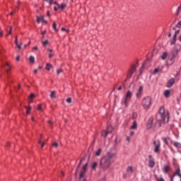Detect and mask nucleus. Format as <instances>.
<instances>
[{"instance_id": "f257e3e1", "label": "nucleus", "mask_w": 181, "mask_h": 181, "mask_svg": "<svg viewBox=\"0 0 181 181\" xmlns=\"http://www.w3.org/2000/svg\"><path fill=\"white\" fill-rule=\"evenodd\" d=\"M115 159H117V150L113 147L107 152L105 156L101 158L100 161V169L103 170L110 169V166L115 162Z\"/></svg>"}, {"instance_id": "f03ea898", "label": "nucleus", "mask_w": 181, "mask_h": 181, "mask_svg": "<svg viewBox=\"0 0 181 181\" xmlns=\"http://www.w3.org/2000/svg\"><path fill=\"white\" fill-rule=\"evenodd\" d=\"M161 118V121L163 122V124L169 122V115L165 112V107H160L159 110V113L156 115V118Z\"/></svg>"}, {"instance_id": "7ed1b4c3", "label": "nucleus", "mask_w": 181, "mask_h": 181, "mask_svg": "<svg viewBox=\"0 0 181 181\" xmlns=\"http://www.w3.org/2000/svg\"><path fill=\"white\" fill-rule=\"evenodd\" d=\"M180 50H181V45L177 44L172 52V57L170 58L171 62H173L175 59H176V56L179 54V52H180Z\"/></svg>"}, {"instance_id": "20e7f679", "label": "nucleus", "mask_w": 181, "mask_h": 181, "mask_svg": "<svg viewBox=\"0 0 181 181\" xmlns=\"http://www.w3.org/2000/svg\"><path fill=\"white\" fill-rule=\"evenodd\" d=\"M152 105V99L151 97L147 96L146 98H144L142 100V105L144 108L146 110H148V108H150L151 105Z\"/></svg>"}, {"instance_id": "39448f33", "label": "nucleus", "mask_w": 181, "mask_h": 181, "mask_svg": "<svg viewBox=\"0 0 181 181\" xmlns=\"http://www.w3.org/2000/svg\"><path fill=\"white\" fill-rule=\"evenodd\" d=\"M87 166H88V163H86L82 168V170L81 171L79 179L81 181H86V172H87Z\"/></svg>"}, {"instance_id": "423d86ee", "label": "nucleus", "mask_w": 181, "mask_h": 181, "mask_svg": "<svg viewBox=\"0 0 181 181\" xmlns=\"http://www.w3.org/2000/svg\"><path fill=\"white\" fill-rule=\"evenodd\" d=\"M132 98V92H131L129 90H127L126 95H125V98H124V104L125 105V107L128 106V101H130V100Z\"/></svg>"}, {"instance_id": "0eeeda50", "label": "nucleus", "mask_w": 181, "mask_h": 181, "mask_svg": "<svg viewBox=\"0 0 181 181\" xmlns=\"http://www.w3.org/2000/svg\"><path fill=\"white\" fill-rule=\"evenodd\" d=\"M143 93H144V87L143 86H139V89L136 92V98H140L141 97H142Z\"/></svg>"}, {"instance_id": "6e6552de", "label": "nucleus", "mask_w": 181, "mask_h": 181, "mask_svg": "<svg viewBox=\"0 0 181 181\" xmlns=\"http://www.w3.org/2000/svg\"><path fill=\"white\" fill-rule=\"evenodd\" d=\"M148 159H149V161H148V166L149 168H155V159H153L152 158V156L151 155H149L148 156Z\"/></svg>"}, {"instance_id": "1a4fd4ad", "label": "nucleus", "mask_w": 181, "mask_h": 181, "mask_svg": "<svg viewBox=\"0 0 181 181\" xmlns=\"http://www.w3.org/2000/svg\"><path fill=\"white\" fill-rule=\"evenodd\" d=\"M153 124V117H149V119L147 122L146 129H151V128H152Z\"/></svg>"}, {"instance_id": "9d476101", "label": "nucleus", "mask_w": 181, "mask_h": 181, "mask_svg": "<svg viewBox=\"0 0 181 181\" xmlns=\"http://www.w3.org/2000/svg\"><path fill=\"white\" fill-rule=\"evenodd\" d=\"M162 122H163V120H162V118L160 117V119L157 118V121L155 124L156 125V128H160V127H162Z\"/></svg>"}, {"instance_id": "9b49d317", "label": "nucleus", "mask_w": 181, "mask_h": 181, "mask_svg": "<svg viewBox=\"0 0 181 181\" xmlns=\"http://www.w3.org/2000/svg\"><path fill=\"white\" fill-rule=\"evenodd\" d=\"M154 152L155 153H159L160 152V142L158 141L157 145L155 146Z\"/></svg>"}, {"instance_id": "f8f14e48", "label": "nucleus", "mask_w": 181, "mask_h": 181, "mask_svg": "<svg viewBox=\"0 0 181 181\" xmlns=\"http://www.w3.org/2000/svg\"><path fill=\"white\" fill-rule=\"evenodd\" d=\"M173 177H181L180 168H177L173 174Z\"/></svg>"}, {"instance_id": "ddd939ff", "label": "nucleus", "mask_w": 181, "mask_h": 181, "mask_svg": "<svg viewBox=\"0 0 181 181\" xmlns=\"http://www.w3.org/2000/svg\"><path fill=\"white\" fill-rule=\"evenodd\" d=\"M173 84H175V78H172L171 79H170L167 83V87L168 88H170V87H172V86H173Z\"/></svg>"}, {"instance_id": "4468645a", "label": "nucleus", "mask_w": 181, "mask_h": 181, "mask_svg": "<svg viewBox=\"0 0 181 181\" xmlns=\"http://www.w3.org/2000/svg\"><path fill=\"white\" fill-rule=\"evenodd\" d=\"M163 66H158V68L155 69L153 71V74H158L159 71H162Z\"/></svg>"}, {"instance_id": "2eb2a0df", "label": "nucleus", "mask_w": 181, "mask_h": 181, "mask_svg": "<svg viewBox=\"0 0 181 181\" xmlns=\"http://www.w3.org/2000/svg\"><path fill=\"white\" fill-rule=\"evenodd\" d=\"M127 172V173H129V175H132V173H134V168L132 166H128Z\"/></svg>"}, {"instance_id": "dca6fc26", "label": "nucleus", "mask_w": 181, "mask_h": 181, "mask_svg": "<svg viewBox=\"0 0 181 181\" xmlns=\"http://www.w3.org/2000/svg\"><path fill=\"white\" fill-rule=\"evenodd\" d=\"M169 139H170V138H169V137H163V138H162V141H163V142H164V144L165 145H169V142L168 141H169Z\"/></svg>"}, {"instance_id": "f3484780", "label": "nucleus", "mask_w": 181, "mask_h": 181, "mask_svg": "<svg viewBox=\"0 0 181 181\" xmlns=\"http://www.w3.org/2000/svg\"><path fill=\"white\" fill-rule=\"evenodd\" d=\"M138 128V124L136 123V121L133 122V124L131 126V129H136Z\"/></svg>"}, {"instance_id": "a211bd4d", "label": "nucleus", "mask_w": 181, "mask_h": 181, "mask_svg": "<svg viewBox=\"0 0 181 181\" xmlns=\"http://www.w3.org/2000/svg\"><path fill=\"white\" fill-rule=\"evenodd\" d=\"M113 129H114V128H112V126H108L107 128L106 132H107V134H111V132H112Z\"/></svg>"}, {"instance_id": "6ab92c4d", "label": "nucleus", "mask_w": 181, "mask_h": 181, "mask_svg": "<svg viewBox=\"0 0 181 181\" xmlns=\"http://www.w3.org/2000/svg\"><path fill=\"white\" fill-rule=\"evenodd\" d=\"M53 68V66L52 64H50L49 63H47L46 64V67L45 69L48 71H50V69Z\"/></svg>"}, {"instance_id": "aec40b11", "label": "nucleus", "mask_w": 181, "mask_h": 181, "mask_svg": "<svg viewBox=\"0 0 181 181\" xmlns=\"http://www.w3.org/2000/svg\"><path fill=\"white\" fill-rule=\"evenodd\" d=\"M174 146H175V148H177V149H180L181 144L177 141H175L174 142Z\"/></svg>"}, {"instance_id": "412c9836", "label": "nucleus", "mask_w": 181, "mask_h": 181, "mask_svg": "<svg viewBox=\"0 0 181 181\" xmlns=\"http://www.w3.org/2000/svg\"><path fill=\"white\" fill-rule=\"evenodd\" d=\"M171 181H181V177H172Z\"/></svg>"}, {"instance_id": "4be33fe9", "label": "nucleus", "mask_w": 181, "mask_h": 181, "mask_svg": "<svg viewBox=\"0 0 181 181\" xmlns=\"http://www.w3.org/2000/svg\"><path fill=\"white\" fill-rule=\"evenodd\" d=\"M170 95V91L169 90H166L164 92V95L166 98H169V95Z\"/></svg>"}, {"instance_id": "5701e85b", "label": "nucleus", "mask_w": 181, "mask_h": 181, "mask_svg": "<svg viewBox=\"0 0 181 181\" xmlns=\"http://www.w3.org/2000/svg\"><path fill=\"white\" fill-rule=\"evenodd\" d=\"M101 152H103V150H101V148H98L95 153L96 156H101Z\"/></svg>"}, {"instance_id": "b1692460", "label": "nucleus", "mask_w": 181, "mask_h": 181, "mask_svg": "<svg viewBox=\"0 0 181 181\" xmlns=\"http://www.w3.org/2000/svg\"><path fill=\"white\" fill-rule=\"evenodd\" d=\"M50 98H56V91H51Z\"/></svg>"}, {"instance_id": "393cba45", "label": "nucleus", "mask_w": 181, "mask_h": 181, "mask_svg": "<svg viewBox=\"0 0 181 181\" xmlns=\"http://www.w3.org/2000/svg\"><path fill=\"white\" fill-rule=\"evenodd\" d=\"M136 71V66H135V65H133L131 69L129 70V71H131L133 74L135 73Z\"/></svg>"}, {"instance_id": "a878e982", "label": "nucleus", "mask_w": 181, "mask_h": 181, "mask_svg": "<svg viewBox=\"0 0 181 181\" xmlns=\"http://www.w3.org/2000/svg\"><path fill=\"white\" fill-rule=\"evenodd\" d=\"M29 62H30V63H35V57H33V56H30V57H29Z\"/></svg>"}, {"instance_id": "bb28decb", "label": "nucleus", "mask_w": 181, "mask_h": 181, "mask_svg": "<svg viewBox=\"0 0 181 181\" xmlns=\"http://www.w3.org/2000/svg\"><path fill=\"white\" fill-rule=\"evenodd\" d=\"M175 43H176V35H173V38L170 41V45H175Z\"/></svg>"}, {"instance_id": "cd10ccee", "label": "nucleus", "mask_w": 181, "mask_h": 181, "mask_svg": "<svg viewBox=\"0 0 181 181\" xmlns=\"http://www.w3.org/2000/svg\"><path fill=\"white\" fill-rule=\"evenodd\" d=\"M57 6L59 9H64L66 8V4H57Z\"/></svg>"}, {"instance_id": "c85d7f7f", "label": "nucleus", "mask_w": 181, "mask_h": 181, "mask_svg": "<svg viewBox=\"0 0 181 181\" xmlns=\"http://www.w3.org/2000/svg\"><path fill=\"white\" fill-rule=\"evenodd\" d=\"M166 57H168V53L163 52L162 56H161L162 60H165V59H166Z\"/></svg>"}, {"instance_id": "c756f323", "label": "nucleus", "mask_w": 181, "mask_h": 181, "mask_svg": "<svg viewBox=\"0 0 181 181\" xmlns=\"http://www.w3.org/2000/svg\"><path fill=\"white\" fill-rule=\"evenodd\" d=\"M6 66L7 67L6 72L9 73V71H11V65H9L8 63H6Z\"/></svg>"}, {"instance_id": "7c9ffc66", "label": "nucleus", "mask_w": 181, "mask_h": 181, "mask_svg": "<svg viewBox=\"0 0 181 181\" xmlns=\"http://www.w3.org/2000/svg\"><path fill=\"white\" fill-rule=\"evenodd\" d=\"M25 108H26V110H27V112H26L27 114H30V110H32V107L28 105V106H26Z\"/></svg>"}, {"instance_id": "2f4dec72", "label": "nucleus", "mask_w": 181, "mask_h": 181, "mask_svg": "<svg viewBox=\"0 0 181 181\" xmlns=\"http://www.w3.org/2000/svg\"><path fill=\"white\" fill-rule=\"evenodd\" d=\"M101 134H102V136H104L105 138H106L107 135H108V133L105 130L102 131Z\"/></svg>"}, {"instance_id": "473e14b6", "label": "nucleus", "mask_w": 181, "mask_h": 181, "mask_svg": "<svg viewBox=\"0 0 181 181\" xmlns=\"http://www.w3.org/2000/svg\"><path fill=\"white\" fill-rule=\"evenodd\" d=\"M132 118H133V119H136V118H138V113L133 112Z\"/></svg>"}, {"instance_id": "72a5a7b5", "label": "nucleus", "mask_w": 181, "mask_h": 181, "mask_svg": "<svg viewBox=\"0 0 181 181\" xmlns=\"http://www.w3.org/2000/svg\"><path fill=\"white\" fill-rule=\"evenodd\" d=\"M164 172H165V173H168V172H169V166L165 165L164 167Z\"/></svg>"}, {"instance_id": "f704fd0d", "label": "nucleus", "mask_w": 181, "mask_h": 181, "mask_svg": "<svg viewBox=\"0 0 181 181\" xmlns=\"http://www.w3.org/2000/svg\"><path fill=\"white\" fill-rule=\"evenodd\" d=\"M57 24H56V23H53V25H52V28L53 29L55 30V32H57Z\"/></svg>"}, {"instance_id": "c9c22d12", "label": "nucleus", "mask_w": 181, "mask_h": 181, "mask_svg": "<svg viewBox=\"0 0 181 181\" xmlns=\"http://www.w3.org/2000/svg\"><path fill=\"white\" fill-rule=\"evenodd\" d=\"M133 74H134L131 71H129V73L127 74V78H131Z\"/></svg>"}, {"instance_id": "e433bc0d", "label": "nucleus", "mask_w": 181, "mask_h": 181, "mask_svg": "<svg viewBox=\"0 0 181 181\" xmlns=\"http://www.w3.org/2000/svg\"><path fill=\"white\" fill-rule=\"evenodd\" d=\"M37 111H43V108H42V105H37Z\"/></svg>"}, {"instance_id": "4c0bfd02", "label": "nucleus", "mask_w": 181, "mask_h": 181, "mask_svg": "<svg viewBox=\"0 0 181 181\" xmlns=\"http://www.w3.org/2000/svg\"><path fill=\"white\" fill-rule=\"evenodd\" d=\"M47 45H49V40H46L42 42V45L43 46H47Z\"/></svg>"}, {"instance_id": "58836bf2", "label": "nucleus", "mask_w": 181, "mask_h": 181, "mask_svg": "<svg viewBox=\"0 0 181 181\" xmlns=\"http://www.w3.org/2000/svg\"><path fill=\"white\" fill-rule=\"evenodd\" d=\"M16 46H17V47H18V49H19V50H21V49H22V42H20V44H18V42H17V45H16Z\"/></svg>"}, {"instance_id": "ea45409f", "label": "nucleus", "mask_w": 181, "mask_h": 181, "mask_svg": "<svg viewBox=\"0 0 181 181\" xmlns=\"http://www.w3.org/2000/svg\"><path fill=\"white\" fill-rule=\"evenodd\" d=\"M176 28H178L179 29H180V28H181V21H180L177 23Z\"/></svg>"}, {"instance_id": "a19ab883", "label": "nucleus", "mask_w": 181, "mask_h": 181, "mask_svg": "<svg viewBox=\"0 0 181 181\" xmlns=\"http://www.w3.org/2000/svg\"><path fill=\"white\" fill-rule=\"evenodd\" d=\"M97 165H98L97 162H94L92 165V169H95V168H97Z\"/></svg>"}, {"instance_id": "79ce46f5", "label": "nucleus", "mask_w": 181, "mask_h": 181, "mask_svg": "<svg viewBox=\"0 0 181 181\" xmlns=\"http://www.w3.org/2000/svg\"><path fill=\"white\" fill-rule=\"evenodd\" d=\"M52 146L54 148H57V146H59V144H57V142H54L52 144Z\"/></svg>"}, {"instance_id": "37998d69", "label": "nucleus", "mask_w": 181, "mask_h": 181, "mask_svg": "<svg viewBox=\"0 0 181 181\" xmlns=\"http://www.w3.org/2000/svg\"><path fill=\"white\" fill-rule=\"evenodd\" d=\"M60 73H63V69H59L57 70V74H60Z\"/></svg>"}, {"instance_id": "c03bdc74", "label": "nucleus", "mask_w": 181, "mask_h": 181, "mask_svg": "<svg viewBox=\"0 0 181 181\" xmlns=\"http://www.w3.org/2000/svg\"><path fill=\"white\" fill-rule=\"evenodd\" d=\"M38 144L41 145V148H43V146H45V142H42V141H39Z\"/></svg>"}, {"instance_id": "a18cd8bd", "label": "nucleus", "mask_w": 181, "mask_h": 181, "mask_svg": "<svg viewBox=\"0 0 181 181\" xmlns=\"http://www.w3.org/2000/svg\"><path fill=\"white\" fill-rule=\"evenodd\" d=\"M66 103H68V104H71V98H68L66 99Z\"/></svg>"}, {"instance_id": "49530a36", "label": "nucleus", "mask_w": 181, "mask_h": 181, "mask_svg": "<svg viewBox=\"0 0 181 181\" xmlns=\"http://www.w3.org/2000/svg\"><path fill=\"white\" fill-rule=\"evenodd\" d=\"M35 97H36V95L35 94H33V93H31L30 95V99L35 98Z\"/></svg>"}, {"instance_id": "de8ad7c7", "label": "nucleus", "mask_w": 181, "mask_h": 181, "mask_svg": "<svg viewBox=\"0 0 181 181\" xmlns=\"http://www.w3.org/2000/svg\"><path fill=\"white\" fill-rule=\"evenodd\" d=\"M12 33V26H10V30L8 31V33L7 34V36H9Z\"/></svg>"}, {"instance_id": "09e8293b", "label": "nucleus", "mask_w": 181, "mask_h": 181, "mask_svg": "<svg viewBox=\"0 0 181 181\" xmlns=\"http://www.w3.org/2000/svg\"><path fill=\"white\" fill-rule=\"evenodd\" d=\"M40 21H42V19L40 18V17L37 16V23H40Z\"/></svg>"}, {"instance_id": "8fccbe9b", "label": "nucleus", "mask_w": 181, "mask_h": 181, "mask_svg": "<svg viewBox=\"0 0 181 181\" xmlns=\"http://www.w3.org/2000/svg\"><path fill=\"white\" fill-rule=\"evenodd\" d=\"M180 32V30H178L177 31H175V34H174V36H175V37H177V34Z\"/></svg>"}, {"instance_id": "3c124183", "label": "nucleus", "mask_w": 181, "mask_h": 181, "mask_svg": "<svg viewBox=\"0 0 181 181\" xmlns=\"http://www.w3.org/2000/svg\"><path fill=\"white\" fill-rule=\"evenodd\" d=\"M46 2H49L50 5L53 4V0H46Z\"/></svg>"}, {"instance_id": "603ef678", "label": "nucleus", "mask_w": 181, "mask_h": 181, "mask_svg": "<svg viewBox=\"0 0 181 181\" xmlns=\"http://www.w3.org/2000/svg\"><path fill=\"white\" fill-rule=\"evenodd\" d=\"M157 181H165V179L163 177L157 178Z\"/></svg>"}, {"instance_id": "864d4df0", "label": "nucleus", "mask_w": 181, "mask_h": 181, "mask_svg": "<svg viewBox=\"0 0 181 181\" xmlns=\"http://www.w3.org/2000/svg\"><path fill=\"white\" fill-rule=\"evenodd\" d=\"M62 30L64 32H69V30L66 29L65 28H62Z\"/></svg>"}, {"instance_id": "5fc2aeb1", "label": "nucleus", "mask_w": 181, "mask_h": 181, "mask_svg": "<svg viewBox=\"0 0 181 181\" xmlns=\"http://www.w3.org/2000/svg\"><path fill=\"white\" fill-rule=\"evenodd\" d=\"M15 45H18V37H15Z\"/></svg>"}, {"instance_id": "6e6d98bb", "label": "nucleus", "mask_w": 181, "mask_h": 181, "mask_svg": "<svg viewBox=\"0 0 181 181\" xmlns=\"http://www.w3.org/2000/svg\"><path fill=\"white\" fill-rule=\"evenodd\" d=\"M53 56H54V54L50 53V54H49V59H52V57H53Z\"/></svg>"}, {"instance_id": "4d7b16f0", "label": "nucleus", "mask_w": 181, "mask_h": 181, "mask_svg": "<svg viewBox=\"0 0 181 181\" xmlns=\"http://www.w3.org/2000/svg\"><path fill=\"white\" fill-rule=\"evenodd\" d=\"M19 60H21V57L17 56V57H16V61H17V62H19Z\"/></svg>"}, {"instance_id": "13d9d810", "label": "nucleus", "mask_w": 181, "mask_h": 181, "mask_svg": "<svg viewBox=\"0 0 181 181\" xmlns=\"http://www.w3.org/2000/svg\"><path fill=\"white\" fill-rule=\"evenodd\" d=\"M4 36V33L2 30L0 31V37H2Z\"/></svg>"}, {"instance_id": "bf43d9fd", "label": "nucleus", "mask_w": 181, "mask_h": 181, "mask_svg": "<svg viewBox=\"0 0 181 181\" xmlns=\"http://www.w3.org/2000/svg\"><path fill=\"white\" fill-rule=\"evenodd\" d=\"M153 145H154V146H156V145H158V142H156V141H153Z\"/></svg>"}, {"instance_id": "052dcab7", "label": "nucleus", "mask_w": 181, "mask_h": 181, "mask_svg": "<svg viewBox=\"0 0 181 181\" xmlns=\"http://www.w3.org/2000/svg\"><path fill=\"white\" fill-rule=\"evenodd\" d=\"M32 103H33V100H32V99L30 98V99H29V103H30V104H32Z\"/></svg>"}, {"instance_id": "680f3d73", "label": "nucleus", "mask_w": 181, "mask_h": 181, "mask_svg": "<svg viewBox=\"0 0 181 181\" xmlns=\"http://www.w3.org/2000/svg\"><path fill=\"white\" fill-rule=\"evenodd\" d=\"M33 50H39V48L37 47H34Z\"/></svg>"}, {"instance_id": "e2e57ef3", "label": "nucleus", "mask_w": 181, "mask_h": 181, "mask_svg": "<svg viewBox=\"0 0 181 181\" xmlns=\"http://www.w3.org/2000/svg\"><path fill=\"white\" fill-rule=\"evenodd\" d=\"M134 134H135V132H130V135H131V136H134Z\"/></svg>"}, {"instance_id": "0e129e2a", "label": "nucleus", "mask_w": 181, "mask_h": 181, "mask_svg": "<svg viewBox=\"0 0 181 181\" xmlns=\"http://www.w3.org/2000/svg\"><path fill=\"white\" fill-rule=\"evenodd\" d=\"M127 141L128 142H129V141H131V138H129V136H127Z\"/></svg>"}, {"instance_id": "69168bd1", "label": "nucleus", "mask_w": 181, "mask_h": 181, "mask_svg": "<svg viewBox=\"0 0 181 181\" xmlns=\"http://www.w3.org/2000/svg\"><path fill=\"white\" fill-rule=\"evenodd\" d=\"M40 19H41V21L45 20V16H42L40 17Z\"/></svg>"}, {"instance_id": "338daca9", "label": "nucleus", "mask_w": 181, "mask_h": 181, "mask_svg": "<svg viewBox=\"0 0 181 181\" xmlns=\"http://www.w3.org/2000/svg\"><path fill=\"white\" fill-rule=\"evenodd\" d=\"M47 16H50V12L49 11L47 12Z\"/></svg>"}, {"instance_id": "774afa93", "label": "nucleus", "mask_w": 181, "mask_h": 181, "mask_svg": "<svg viewBox=\"0 0 181 181\" xmlns=\"http://www.w3.org/2000/svg\"><path fill=\"white\" fill-rule=\"evenodd\" d=\"M180 9H181V4H180V6L178 7V11H180Z\"/></svg>"}]
</instances>
